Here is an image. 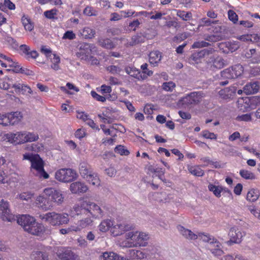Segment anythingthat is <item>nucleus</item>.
Instances as JSON below:
<instances>
[{
  "instance_id": "obj_1",
  "label": "nucleus",
  "mask_w": 260,
  "mask_h": 260,
  "mask_svg": "<svg viewBox=\"0 0 260 260\" xmlns=\"http://www.w3.org/2000/svg\"><path fill=\"white\" fill-rule=\"evenodd\" d=\"M73 211L78 216H87L73 225L75 232H80L83 229L91 226L93 222L92 218H102L104 215L103 211L99 205L89 201H83L75 205L73 207Z\"/></svg>"
},
{
  "instance_id": "obj_2",
  "label": "nucleus",
  "mask_w": 260,
  "mask_h": 260,
  "mask_svg": "<svg viewBox=\"0 0 260 260\" xmlns=\"http://www.w3.org/2000/svg\"><path fill=\"white\" fill-rule=\"evenodd\" d=\"M17 223L23 227L24 231L36 236H42L50 234L51 230L46 229L41 223L37 222L36 219L29 215H22L17 219Z\"/></svg>"
},
{
  "instance_id": "obj_3",
  "label": "nucleus",
  "mask_w": 260,
  "mask_h": 260,
  "mask_svg": "<svg viewBox=\"0 0 260 260\" xmlns=\"http://www.w3.org/2000/svg\"><path fill=\"white\" fill-rule=\"evenodd\" d=\"M149 238L147 233L132 230L125 234V239L120 243V245L126 248L145 247L147 245Z\"/></svg>"
},
{
  "instance_id": "obj_4",
  "label": "nucleus",
  "mask_w": 260,
  "mask_h": 260,
  "mask_svg": "<svg viewBox=\"0 0 260 260\" xmlns=\"http://www.w3.org/2000/svg\"><path fill=\"white\" fill-rule=\"evenodd\" d=\"M23 160H27L31 163V169L33 174L40 178H49V175L44 169V162L39 155L30 153L23 154Z\"/></svg>"
},
{
  "instance_id": "obj_5",
  "label": "nucleus",
  "mask_w": 260,
  "mask_h": 260,
  "mask_svg": "<svg viewBox=\"0 0 260 260\" xmlns=\"http://www.w3.org/2000/svg\"><path fill=\"white\" fill-rule=\"evenodd\" d=\"M39 217L43 221L52 226H59L66 224L70 221L68 213H59L54 211L40 214Z\"/></svg>"
},
{
  "instance_id": "obj_6",
  "label": "nucleus",
  "mask_w": 260,
  "mask_h": 260,
  "mask_svg": "<svg viewBox=\"0 0 260 260\" xmlns=\"http://www.w3.org/2000/svg\"><path fill=\"white\" fill-rule=\"evenodd\" d=\"M78 177L76 171L70 168H63L57 170L55 173V179L63 183L71 182Z\"/></svg>"
},
{
  "instance_id": "obj_7",
  "label": "nucleus",
  "mask_w": 260,
  "mask_h": 260,
  "mask_svg": "<svg viewBox=\"0 0 260 260\" xmlns=\"http://www.w3.org/2000/svg\"><path fill=\"white\" fill-rule=\"evenodd\" d=\"M203 97L204 93L202 92H193L180 100L179 105L185 108H189L192 105L200 103Z\"/></svg>"
},
{
  "instance_id": "obj_8",
  "label": "nucleus",
  "mask_w": 260,
  "mask_h": 260,
  "mask_svg": "<svg viewBox=\"0 0 260 260\" xmlns=\"http://www.w3.org/2000/svg\"><path fill=\"white\" fill-rule=\"evenodd\" d=\"M22 118L19 112L0 114V124L4 126L13 125L18 123Z\"/></svg>"
},
{
  "instance_id": "obj_9",
  "label": "nucleus",
  "mask_w": 260,
  "mask_h": 260,
  "mask_svg": "<svg viewBox=\"0 0 260 260\" xmlns=\"http://www.w3.org/2000/svg\"><path fill=\"white\" fill-rule=\"evenodd\" d=\"M96 51V48L93 44L83 43L80 44L77 55L82 60H88L90 56L94 54Z\"/></svg>"
},
{
  "instance_id": "obj_10",
  "label": "nucleus",
  "mask_w": 260,
  "mask_h": 260,
  "mask_svg": "<svg viewBox=\"0 0 260 260\" xmlns=\"http://www.w3.org/2000/svg\"><path fill=\"white\" fill-rule=\"evenodd\" d=\"M44 193L49 198V201L57 205H61L64 201V197L61 191L53 187H48L44 189Z\"/></svg>"
},
{
  "instance_id": "obj_11",
  "label": "nucleus",
  "mask_w": 260,
  "mask_h": 260,
  "mask_svg": "<svg viewBox=\"0 0 260 260\" xmlns=\"http://www.w3.org/2000/svg\"><path fill=\"white\" fill-rule=\"evenodd\" d=\"M134 226L133 224L125 222L114 223L110 229V233L113 237L121 236L127 232L133 230Z\"/></svg>"
},
{
  "instance_id": "obj_12",
  "label": "nucleus",
  "mask_w": 260,
  "mask_h": 260,
  "mask_svg": "<svg viewBox=\"0 0 260 260\" xmlns=\"http://www.w3.org/2000/svg\"><path fill=\"white\" fill-rule=\"evenodd\" d=\"M210 55L208 56L206 60V63L209 67L212 70L220 69L222 68L224 65L223 59L219 56L214 53V50L210 49Z\"/></svg>"
},
{
  "instance_id": "obj_13",
  "label": "nucleus",
  "mask_w": 260,
  "mask_h": 260,
  "mask_svg": "<svg viewBox=\"0 0 260 260\" xmlns=\"http://www.w3.org/2000/svg\"><path fill=\"white\" fill-rule=\"evenodd\" d=\"M244 232L237 227H233L230 229L229 232L230 240L228 242L229 244L231 243H240L242 238L245 236Z\"/></svg>"
},
{
  "instance_id": "obj_14",
  "label": "nucleus",
  "mask_w": 260,
  "mask_h": 260,
  "mask_svg": "<svg viewBox=\"0 0 260 260\" xmlns=\"http://www.w3.org/2000/svg\"><path fill=\"white\" fill-rule=\"evenodd\" d=\"M56 253L58 257L61 260H77V255L69 248L58 247Z\"/></svg>"
},
{
  "instance_id": "obj_15",
  "label": "nucleus",
  "mask_w": 260,
  "mask_h": 260,
  "mask_svg": "<svg viewBox=\"0 0 260 260\" xmlns=\"http://www.w3.org/2000/svg\"><path fill=\"white\" fill-rule=\"evenodd\" d=\"M4 138L5 140L14 145L23 144V132L7 133L4 135Z\"/></svg>"
},
{
  "instance_id": "obj_16",
  "label": "nucleus",
  "mask_w": 260,
  "mask_h": 260,
  "mask_svg": "<svg viewBox=\"0 0 260 260\" xmlns=\"http://www.w3.org/2000/svg\"><path fill=\"white\" fill-rule=\"evenodd\" d=\"M243 56L251 63H260V51L256 49L253 48L246 50Z\"/></svg>"
},
{
  "instance_id": "obj_17",
  "label": "nucleus",
  "mask_w": 260,
  "mask_h": 260,
  "mask_svg": "<svg viewBox=\"0 0 260 260\" xmlns=\"http://www.w3.org/2000/svg\"><path fill=\"white\" fill-rule=\"evenodd\" d=\"M35 203L38 208L45 211L50 210L53 207L49 198L47 199L42 195L36 198Z\"/></svg>"
},
{
  "instance_id": "obj_18",
  "label": "nucleus",
  "mask_w": 260,
  "mask_h": 260,
  "mask_svg": "<svg viewBox=\"0 0 260 260\" xmlns=\"http://www.w3.org/2000/svg\"><path fill=\"white\" fill-rule=\"evenodd\" d=\"M0 207L2 211V216L4 220L12 221L14 219V216L10 213L9 203L2 199L0 201Z\"/></svg>"
},
{
  "instance_id": "obj_19",
  "label": "nucleus",
  "mask_w": 260,
  "mask_h": 260,
  "mask_svg": "<svg viewBox=\"0 0 260 260\" xmlns=\"http://www.w3.org/2000/svg\"><path fill=\"white\" fill-rule=\"evenodd\" d=\"M210 49H203L200 51L195 52L190 57V60L192 63H198L201 61L203 58L205 59V61L208 59V56L210 55Z\"/></svg>"
},
{
  "instance_id": "obj_20",
  "label": "nucleus",
  "mask_w": 260,
  "mask_h": 260,
  "mask_svg": "<svg viewBox=\"0 0 260 260\" xmlns=\"http://www.w3.org/2000/svg\"><path fill=\"white\" fill-rule=\"evenodd\" d=\"M88 187L82 182L76 181L71 183L70 185V190L72 193L79 194L84 193L87 191Z\"/></svg>"
},
{
  "instance_id": "obj_21",
  "label": "nucleus",
  "mask_w": 260,
  "mask_h": 260,
  "mask_svg": "<svg viewBox=\"0 0 260 260\" xmlns=\"http://www.w3.org/2000/svg\"><path fill=\"white\" fill-rule=\"evenodd\" d=\"M236 92V88L235 86H231L220 90L218 93L221 99L227 100L233 98Z\"/></svg>"
},
{
  "instance_id": "obj_22",
  "label": "nucleus",
  "mask_w": 260,
  "mask_h": 260,
  "mask_svg": "<svg viewBox=\"0 0 260 260\" xmlns=\"http://www.w3.org/2000/svg\"><path fill=\"white\" fill-rule=\"evenodd\" d=\"M208 189L209 191L213 192L214 195L217 198H220L221 197V193L222 192H227L231 194L230 190L220 185H216L212 183H209L208 185Z\"/></svg>"
},
{
  "instance_id": "obj_23",
  "label": "nucleus",
  "mask_w": 260,
  "mask_h": 260,
  "mask_svg": "<svg viewBox=\"0 0 260 260\" xmlns=\"http://www.w3.org/2000/svg\"><path fill=\"white\" fill-rule=\"evenodd\" d=\"M162 58L161 52L158 50H153L149 54V62L153 67H157Z\"/></svg>"
},
{
  "instance_id": "obj_24",
  "label": "nucleus",
  "mask_w": 260,
  "mask_h": 260,
  "mask_svg": "<svg viewBox=\"0 0 260 260\" xmlns=\"http://www.w3.org/2000/svg\"><path fill=\"white\" fill-rule=\"evenodd\" d=\"M179 233L185 238L188 240H196L198 238L197 234L193 233L191 230L185 228L181 225L177 226Z\"/></svg>"
},
{
  "instance_id": "obj_25",
  "label": "nucleus",
  "mask_w": 260,
  "mask_h": 260,
  "mask_svg": "<svg viewBox=\"0 0 260 260\" xmlns=\"http://www.w3.org/2000/svg\"><path fill=\"white\" fill-rule=\"evenodd\" d=\"M259 87V85L258 82H250L245 85L243 91L247 95L254 94L258 91Z\"/></svg>"
},
{
  "instance_id": "obj_26",
  "label": "nucleus",
  "mask_w": 260,
  "mask_h": 260,
  "mask_svg": "<svg viewBox=\"0 0 260 260\" xmlns=\"http://www.w3.org/2000/svg\"><path fill=\"white\" fill-rule=\"evenodd\" d=\"M79 172L81 176L84 179L89 176L90 174L93 172L90 166L85 162H82L80 164Z\"/></svg>"
},
{
  "instance_id": "obj_27",
  "label": "nucleus",
  "mask_w": 260,
  "mask_h": 260,
  "mask_svg": "<svg viewBox=\"0 0 260 260\" xmlns=\"http://www.w3.org/2000/svg\"><path fill=\"white\" fill-rule=\"evenodd\" d=\"M221 244L217 240L209 249L214 256L219 257L224 254V252L221 249Z\"/></svg>"
},
{
  "instance_id": "obj_28",
  "label": "nucleus",
  "mask_w": 260,
  "mask_h": 260,
  "mask_svg": "<svg viewBox=\"0 0 260 260\" xmlns=\"http://www.w3.org/2000/svg\"><path fill=\"white\" fill-rule=\"evenodd\" d=\"M113 221L111 219H107L102 220L98 226L99 230L102 233H106L112 228Z\"/></svg>"
},
{
  "instance_id": "obj_29",
  "label": "nucleus",
  "mask_w": 260,
  "mask_h": 260,
  "mask_svg": "<svg viewBox=\"0 0 260 260\" xmlns=\"http://www.w3.org/2000/svg\"><path fill=\"white\" fill-rule=\"evenodd\" d=\"M31 260H48V254L46 252L34 250L31 255Z\"/></svg>"
},
{
  "instance_id": "obj_30",
  "label": "nucleus",
  "mask_w": 260,
  "mask_h": 260,
  "mask_svg": "<svg viewBox=\"0 0 260 260\" xmlns=\"http://www.w3.org/2000/svg\"><path fill=\"white\" fill-rule=\"evenodd\" d=\"M23 143L37 141L39 136L37 134L26 131H23Z\"/></svg>"
},
{
  "instance_id": "obj_31",
  "label": "nucleus",
  "mask_w": 260,
  "mask_h": 260,
  "mask_svg": "<svg viewBox=\"0 0 260 260\" xmlns=\"http://www.w3.org/2000/svg\"><path fill=\"white\" fill-rule=\"evenodd\" d=\"M80 33L83 38L87 39L93 38L95 34V31L93 29L89 27H85L80 30Z\"/></svg>"
},
{
  "instance_id": "obj_32",
  "label": "nucleus",
  "mask_w": 260,
  "mask_h": 260,
  "mask_svg": "<svg viewBox=\"0 0 260 260\" xmlns=\"http://www.w3.org/2000/svg\"><path fill=\"white\" fill-rule=\"evenodd\" d=\"M15 78L6 77L0 83V88L7 90L12 88Z\"/></svg>"
},
{
  "instance_id": "obj_33",
  "label": "nucleus",
  "mask_w": 260,
  "mask_h": 260,
  "mask_svg": "<svg viewBox=\"0 0 260 260\" xmlns=\"http://www.w3.org/2000/svg\"><path fill=\"white\" fill-rule=\"evenodd\" d=\"M98 44L101 47L106 49H111L114 47L115 44L110 39L101 38L99 39Z\"/></svg>"
},
{
  "instance_id": "obj_34",
  "label": "nucleus",
  "mask_w": 260,
  "mask_h": 260,
  "mask_svg": "<svg viewBox=\"0 0 260 260\" xmlns=\"http://www.w3.org/2000/svg\"><path fill=\"white\" fill-rule=\"evenodd\" d=\"M198 236V239H200V240H202L203 241L205 242H208L210 244V247L212 246L214 243L215 242V241H217V240L214 238L213 236L209 235V234H205L204 233H199L198 235H197Z\"/></svg>"
},
{
  "instance_id": "obj_35",
  "label": "nucleus",
  "mask_w": 260,
  "mask_h": 260,
  "mask_svg": "<svg viewBox=\"0 0 260 260\" xmlns=\"http://www.w3.org/2000/svg\"><path fill=\"white\" fill-rule=\"evenodd\" d=\"M100 260H120V257L113 252H105L101 255Z\"/></svg>"
},
{
  "instance_id": "obj_36",
  "label": "nucleus",
  "mask_w": 260,
  "mask_h": 260,
  "mask_svg": "<svg viewBox=\"0 0 260 260\" xmlns=\"http://www.w3.org/2000/svg\"><path fill=\"white\" fill-rule=\"evenodd\" d=\"M188 170L189 173L196 176L202 177L204 175V171L199 166H188Z\"/></svg>"
},
{
  "instance_id": "obj_37",
  "label": "nucleus",
  "mask_w": 260,
  "mask_h": 260,
  "mask_svg": "<svg viewBox=\"0 0 260 260\" xmlns=\"http://www.w3.org/2000/svg\"><path fill=\"white\" fill-rule=\"evenodd\" d=\"M21 22L26 30L30 31L33 29V23L27 16L23 15L21 18Z\"/></svg>"
},
{
  "instance_id": "obj_38",
  "label": "nucleus",
  "mask_w": 260,
  "mask_h": 260,
  "mask_svg": "<svg viewBox=\"0 0 260 260\" xmlns=\"http://www.w3.org/2000/svg\"><path fill=\"white\" fill-rule=\"evenodd\" d=\"M239 174L241 177L247 180H254L255 179V176L252 172L242 169L239 172Z\"/></svg>"
},
{
  "instance_id": "obj_39",
  "label": "nucleus",
  "mask_w": 260,
  "mask_h": 260,
  "mask_svg": "<svg viewBox=\"0 0 260 260\" xmlns=\"http://www.w3.org/2000/svg\"><path fill=\"white\" fill-rule=\"evenodd\" d=\"M89 182L93 185L99 186L100 184V180L96 173L93 172L85 178Z\"/></svg>"
},
{
  "instance_id": "obj_40",
  "label": "nucleus",
  "mask_w": 260,
  "mask_h": 260,
  "mask_svg": "<svg viewBox=\"0 0 260 260\" xmlns=\"http://www.w3.org/2000/svg\"><path fill=\"white\" fill-rule=\"evenodd\" d=\"M35 193L30 191L23 192L16 197V198L21 201H28L34 196Z\"/></svg>"
},
{
  "instance_id": "obj_41",
  "label": "nucleus",
  "mask_w": 260,
  "mask_h": 260,
  "mask_svg": "<svg viewBox=\"0 0 260 260\" xmlns=\"http://www.w3.org/2000/svg\"><path fill=\"white\" fill-rule=\"evenodd\" d=\"M125 71L131 76L139 79L140 71L134 67H127L125 68Z\"/></svg>"
},
{
  "instance_id": "obj_42",
  "label": "nucleus",
  "mask_w": 260,
  "mask_h": 260,
  "mask_svg": "<svg viewBox=\"0 0 260 260\" xmlns=\"http://www.w3.org/2000/svg\"><path fill=\"white\" fill-rule=\"evenodd\" d=\"M259 197V192L257 190L252 189L247 193V199L250 202H254L257 200Z\"/></svg>"
},
{
  "instance_id": "obj_43",
  "label": "nucleus",
  "mask_w": 260,
  "mask_h": 260,
  "mask_svg": "<svg viewBox=\"0 0 260 260\" xmlns=\"http://www.w3.org/2000/svg\"><path fill=\"white\" fill-rule=\"evenodd\" d=\"M6 8L11 10H14L15 5L10 0H5L4 3L0 4V9L5 11Z\"/></svg>"
},
{
  "instance_id": "obj_44",
  "label": "nucleus",
  "mask_w": 260,
  "mask_h": 260,
  "mask_svg": "<svg viewBox=\"0 0 260 260\" xmlns=\"http://www.w3.org/2000/svg\"><path fill=\"white\" fill-rule=\"evenodd\" d=\"M129 254L133 258L143 259L145 257V253L142 251L135 249L129 250Z\"/></svg>"
},
{
  "instance_id": "obj_45",
  "label": "nucleus",
  "mask_w": 260,
  "mask_h": 260,
  "mask_svg": "<svg viewBox=\"0 0 260 260\" xmlns=\"http://www.w3.org/2000/svg\"><path fill=\"white\" fill-rule=\"evenodd\" d=\"M27 148L28 150L39 152L44 150V146L42 143L31 144L28 145Z\"/></svg>"
},
{
  "instance_id": "obj_46",
  "label": "nucleus",
  "mask_w": 260,
  "mask_h": 260,
  "mask_svg": "<svg viewBox=\"0 0 260 260\" xmlns=\"http://www.w3.org/2000/svg\"><path fill=\"white\" fill-rule=\"evenodd\" d=\"M177 15L178 17L181 18L182 20L187 21L192 18V14L191 12H186L185 11L178 10Z\"/></svg>"
},
{
  "instance_id": "obj_47",
  "label": "nucleus",
  "mask_w": 260,
  "mask_h": 260,
  "mask_svg": "<svg viewBox=\"0 0 260 260\" xmlns=\"http://www.w3.org/2000/svg\"><path fill=\"white\" fill-rule=\"evenodd\" d=\"M235 78L240 76L243 72V68L241 64H236L231 68Z\"/></svg>"
},
{
  "instance_id": "obj_48",
  "label": "nucleus",
  "mask_w": 260,
  "mask_h": 260,
  "mask_svg": "<svg viewBox=\"0 0 260 260\" xmlns=\"http://www.w3.org/2000/svg\"><path fill=\"white\" fill-rule=\"evenodd\" d=\"M114 151L115 153L121 155H128L129 154V151L122 145L116 146L114 149Z\"/></svg>"
},
{
  "instance_id": "obj_49",
  "label": "nucleus",
  "mask_w": 260,
  "mask_h": 260,
  "mask_svg": "<svg viewBox=\"0 0 260 260\" xmlns=\"http://www.w3.org/2000/svg\"><path fill=\"white\" fill-rule=\"evenodd\" d=\"M175 87V83L172 81L165 82L162 85V88L167 91H172Z\"/></svg>"
},
{
  "instance_id": "obj_50",
  "label": "nucleus",
  "mask_w": 260,
  "mask_h": 260,
  "mask_svg": "<svg viewBox=\"0 0 260 260\" xmlns=\"http://www.w3.org/2000/svg\"><path fill=\"white\" fill-rule=\"evenodd\" d=\"M221 75L222 77L227 79H234L235 77L233 71L231 68L226 69L221 72Z\"/></svg>"
},
{
  "instance_id": "obj_51",
  "label": "nucleus",
  "mask_w": 260,
  "mask_h": 260,
  "mask_svg": "<svg viewBox=\"0 0 260 260\" xmlns=\"http://www.w3.org/2000/svg\"><path fill=\"white\" fill-rule=\"evenodd\" d=\"M253 113H247L241 115H238L236 117V120L239 121H250L252 120L251 115Z\"/></svg>"
},
{
  "instance_id": "obj_52",
  "label": "nucleus",
  "mask_w": 260,
  "mask_h": 260,
  "mask_svg": "<svg viewBox=\"0 0 260 260\" xmlns=\"http://www.w3.org/2000/svg\"><path fill=\"white\" fill-rule=\"evenodd\" d=\"M26 59L29 60L30 59H36L39 56V53L35 50H30V49L24 54Z\"/></svg>"
},
{
  "instance_id": "obj_53",
  "label": "nucleus",
  "mask_w": 260,
  "mask_h": 260,
  "mask_svg": "<svg viewBox=\"0 0 260 260\" xmlns=\"http://www.w3.org/2000/svg\"><path fill=\"white\" fill-rule=\"evenodd\" d=\"M57 11L56 9H53L50 10L46 11L44 13V16L50 19H54L55 16L57 15Z\"/></svg>"
},
{
  "instance_id": "obj_54",
  "label": "nucleus",
  "mask_w": 260,
  "mask_h": 260,
  "mask_svg": "<svg viewBox=\"0 0 260 260\" xmlns=\"http://www.w3.org/2000/svg\"><path fill=\"white\" fill-rule=\"evenodd\" d=\"M144 38L139 36H134L132 38L131 41L129 42L131 46L135 45L143 42Z\"/></svg>"
},
{
  "instance_id": "obj_55",
  "label": "nucleus",
  "mask_w": 260,
  "mask_h": 260,
  "mask_svg": "<svg viewBox=\"0 0 260 260\" xmlns=\"http://www.w3.org/2000/svg\"><path fill=\"white\" fill-rule=\"evenodd\" d=\"M228 14L229 19L234 23H236L238 22V16L234 11L230 10Z\"/></svg>"
},
{
  "instance_id": "obj_56",
  "label": "nucleus",
  "mask_w": 260,
  "mask_h": 260,
  "mask_svg": "<svg viewBox=\"0 0 260 260\" xmlns=\"http://www.w3.org/2000/svg\"><path fill=\"white\" fill-rule=\"evenodd\" d=\"M189 34L188 32H183L175 36L174 38V41L177 43L180 42L187 38Z\"/></svg>"
},
{
  "instance_id": "obj_57",
  "label": "nucleus",
  "mask_w": 260,
  "mask_h": 260,
  "mask_svg": "<svg viewBox=\"0 0 260 260\" xmlns=\"http://www.w3.org/2000/svg\"><path fill=\"white\" fill-rule=\"evenodd\" d=\"M210 45V44L207 42L202 41L195 42L192 45V48H200L205 47H207Z\"/></svg>"
},
{
  "instance_id": "obj_58",
  "label": "nucleus",
  "mask_w": 260,
  "mask_h": 260,
  "mask_svg": "<svg viewBox=\"0 0 260 260\" xmlns=\"http://www.w3.org/2000/svg\"><path fill=\"white\" fill-rule=\"evenodd\" d=\"M202 133L203 137L206 139L211 140H216L217 139L216 135L213 133H210L208 131H204Z\"/></svg>"
},
{
  "instance_id": "obj_59",
  "label": "nucleus",
  "mask_w": 260,
  "mask_h": 260,
  "mask_svg": "<svg viewBox=\"0 0 260 260\" xmlns=\"http://www.w3.org/2000/svg\"><path fill=\"white\" fill-rule=\"evenodd\" d=\"M148 66V65L147 63H145L141 66V69L142 70L143 73L147 75L146 77L151 76L153 74V72L147 68Z\"/></svg>"
},
{
  "instance_id": "obj_60",
  "label": "nucleus",
  "mask_w": 260,
  "mask_h": 260,
  "mask_svg": "<svg viewBox=\"0 0 260 260\" xmlns=\"http://www.w3.org/2000/svg\"><path fill=\"white\" fill-rule=\"evenodd\" d=\"M76 38V35L73 32V31L68 30L66 31L63 37V39H69V40H74Z\"/></svg>"
},
{
  "instance_id": "obj_61",
  "label": "nucleus",
  "mask_w": 260,
  "mask_h": 260,
  "mask_svg": "<svg viewBox=\"0 0 260 260\" xmlns=\"http://www.w3.org/2000/svg\"><path fill=\"white\" fill-rule=\"evenodd\" d=\"M105 173L110 177H114L117 173L116 170L113 167H110L105 170Z\"/></svg>"
},
{
  "instance_id": "obj_62",
  "label": "nucleus",
  "mask_w": 260,
  "mask_h": 260,
  "mask_svg": "<svg viewBox=\"0 0 260 260\" xmlns=\"http://www.w3.org/2000/svg\"><path fill=\"white\" fill-rule=\"evenodd\" d=\"M3 168L0 169V183H8V178L3 170Z\"/></svg>"
},
{
  "instance_id": "obj_63",
  "label": "nucleus",
  "mask_w": 260,
  "mask_h": 260,
  "mask_svg": "<svg viewBox=\"0 0 260 260\" xmlns=\"http://www.w3.org/2000/svg\"><path fill=\"white\" fill-rule=\"evenodd\" d=\"M6 41L14 48H16L18 46V44L16 40L10 36H7Z\"/></svg>"
},
{
  "instance_id": "obj_64",
  "label": "nucleus",
  "mask_w": 260,
  "mask_h": 260,
  "mask_svg": "<svg viewBox=\"0 0 260 260\" xmlns=\"http://www.w3.org/2000/svg\"><path fill=\"white\" fill-rule=\"evenodd\" d=\"M41 51L42 53H44L47 57H51L52 55L51 49L45 46L41 47Z\"/></svg>"
}]
</instances>
